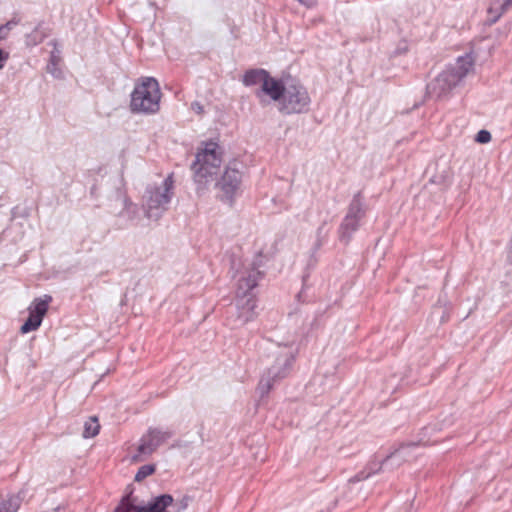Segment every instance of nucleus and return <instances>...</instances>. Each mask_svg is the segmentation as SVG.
<instances>
[{
	"instance_id": "obj_16",
	"label": "nucleus",
	"mask_w": 512,
	"mask_h": 512,
	"mask_svg": "<svg viewBox=\"0 0 512 512\" xmlns=\"http://www.w3.org/2000/svg\"><path fill=\"white\" fill-rule=\"evenodd\" d=\"M51 301L52 297L50 295H44L43 297L36 298L33 301L32 306L29 308L30 313H33L43 320Z\"/></svg>"
},
{
	"instance_id": "obj_13",
	"label": "nucleus",
	"mask_w": 512,
	"mask_h": 512,
	"mask_svg": "<svg viewBox=\"0 0 512 512\" xmlns=\"http://www.w3.org/2000/svg\"><path fill=\"white\" fill-rule=\"evenodd\" d=\"M419 445V443L417 442H410V443H407V444H402L400 445L399 448H397L394 452H392L391 454L387 455L380 463L379 467L376 469L374 467H370V471L368 473H365L364 471L357 474L355 476V479L356 481H362L366 478H368L371 474L377 472L378 470L381 469L382 465H384L385 463H387L389 460L391 459H395V458H398V459H404L406 456H408V452L411 450V449H414L416 448L417 446Z\"/></svg>"
},
{
	"instance_id": "obj_2",
	"label": "nucleus",
	"mask_w": 512,
	"mask_h": 512,
	"mask_svg": "<svg viewBox=\"0 0 512 512\" xmlns=\"http://www.w3.org/2000/svg\"><path fill=\"white\" fill-rule=\"evenodd\" d=\"M473 67L474 59L470 54L458 57L454 65L449 66L428 84V94L435 98L445 96L467 76Z\"/></svg>"
},
{
	"instance_id": "obj_8",
	"label": "nucleus",
	"mask_w": 512,
	"mask_h": 512,
	"mask_svg": "<svg viewBox=\"0 0 512 512\" xmlns=\"http://www.w3.org/2000/svg\"><path fill=\"white\" fill-rule=\"evenodd\" d=\"M257 301L254 294L236 293L235 307L229 312L228 321L232 328H239L257 317Z\"/></svg>"
},
{
	"instance_id": "obj_12",
	"label": "nucleus",
	"mask_w": 512,
	"mask_h": 512,
	"mask_svg": "<svg viewBox=\"0 0 512 512\" xmlns=\"http://www.w3.org/2000/svg\"><path fill=\"white\" fill-rule=\"evenodd\" d=\"M286 90L287 86H284L280 80L269 75L265 82H263V86L256 92V95L261 101H263V96H268L273 101L281 102Z\"/></svg>"
},
{
	"instance_id": "obj_30",
	"label": "nucleus",
	"mask_w": 512,
	"mask_h": 512,
	"mask_svg": "<svg viewBox=\"0 0 512 512\" xmlns=\"http://www.w3.org/2000/svg\"><path fill=\"white\" fill-rule=\"evenodd\" d=\"M9 35V31L3 25H0V41L5 40Z\"/></svg>"
},
{
	"instance_id": "obj_6",
	"label": "nucleus",
	"mask_w": 512,
	"mask_h": 512,
	"mask_svg": "<svg viewBox=\"0 0 512 512\" xmlns=\"http://www.w3.org/2000/svg\"><path fill=\"white\" fill-rule=\"evenodd\" d=\"M174 502L172 495L162 494L152 499L147 505H139L132 492L125 495L114 512H167Z\"/></svg>"
},
{
	"instance_id": "obj_10",
	"label": "nucleus",
	"mask_w": 512,
	"mask_h": 512,
	"mask_svg": "<svg viewBox=\"0 0 512 512\" xmlns=\"http://www.w3.org/2000/svg\"><path fill=\"white\" fill-rule=\"evenodd\" d=\"M237 166L238 163L235 161L230 163L226 167L220 180L216 183V187L222 193L220 195L221 200L230 204L233 202L234 197L238 194L242 182V173Z\"/></svg>"
},
{
	"instance_id": "obj_19",
	"label": "nucleus",
	"mask_w": 512,
	"mask_h": 512,
	"mask_svg": "<svg viewBox=\"0 0 512 512\" xmlns=\"http://www.w3.org/2000/svg\"><path fill=\"white\" fill-rule=\"evenodd\" d=\"M47 37V33L42 28V24H38L35 29L26 35V44L28 46H36Z\"/></svg>"
},
{
	"instance_id": "obj_9",
	"label": "nucleus",
	"mask_w": 512,
	"mask_h": 512,
	"mask_svg": "<svg viewBox=\"0 0 512 512\" xmlns=\"http://www.w3.org/2000/svg\"><path fill=\"white\" fill-rule=\"evenodd\" d=\"M310 103L306 88L300 84H291L287 86L279 110L284 114L304 113L309 110Z\"/></svg>"
},
{
	"instance_id": "obj_18",
	"label": "nucleus",
	"mask_w": 512,
	"mask_h": 512,
	"mask_svg": "<svg viewBox=\"0 0 512 512\" xmlns=\"http://www.w3.org/2000/svg\"><path fill=\"white\" fill-rule=\"evenodd\" d=\"M346 215L355 217L358 220H361L364 217L365 210L360 192L354 195L352 201L349 204L348 212Z\"/></svg>"
},
{
	"instance_id": "obj_24",
	"label": "nucleus",
	"mask_w": 512,
	"mask_h": 512,
	"mask_svg": "<svg viewBox=\"0 0 512 512\" xmlns=\"http://www.w3.org/2000/svg\"><path fill=\"white\" fill-rule=\"evenodd\" d=\"M493 5L496 9H498L497 6H499L500 14H502L510 8L512 0H493Z\"/></svg>"
},
{
	"instance_id": "obj_27",
	"label": "nucleus",
	"mask_w": 512,
	"mask_h": 512,
	"mask_svg": "<svg viewBox=\"0 0 512 512\" xmlns=\"http://www.w3.org/2000/svg\"><path fill=\"white\" fill-rule=\"evenodd\" d=\"M9 59V53L0 48V70L4 67L6 61Z\"/></svg>"
},
{
	"instance_id": "obj_5",
	"label": "nucleus",
	"mask_w": 512,
	"mask_h": 512,
	"mask_svg": "<svg viewBox=\"0 0 512 512\" xmlns=\"http://www.w3.org/2000/svg\"><path fill=\"white\" fill-rule=\"evenodd\" d=\"M222 163V151L215 142H208L204 149L196 154L191 169L194 172V180L199 185H205L217 174Z\"/></svg>"
},
{
	"instance_id": "obj_31",
	"label": "nucleus",
	"mask_w": 512,
	"mask_h": 512,
	"mask_svg": "<svg viewBox=\"0 0 512 512\" xmlns=\"http://www.w3.org/2000/svg\"><path fill=\"white\" fill-rule=\"evenodd\" d=\"M18 24V20H10L8 21L6 24H4L3 26L6 28V30H8L10 32V30L16 26Z\"/></svg>"
},
{
	"instance_id": "obj_23",
	"label": "nucleus",
	"mask_w": 512,
	"mask_h": 512,
	"mask_svg": "<svg viewBox=\"0 0 512 512\" xmlns=\"http://www.w3.org/2000/svg\"><path fill=\"white\" fill-rule=\"evenodd\" d=\"M325 241V234L323 233V226L319 227L316 232V241L313 245V251H318Z\"/></svg>"
},
{
	"instance_id": "obj_29",
	"label": "nucleus",
	"mask_w": 512,
	"mask_h": 512,
	"mask_svg": "<svg viewBox=\"0 0 512 512\" xmlns=\"http://www.w3.org/2000/svg\"><path fill=\"white\" fill-rule=\"evenodd\" d=\"M189 501L190 498L188 496L183 497L182 500L180 501L179 511L185 510L188 507Z\"/></svg>"
},
{
	"instance_id": "obj_25",
	"label": "nucleus",
	"mask_w": 512,
	"mask_h": 512,
	"mask_svg": "<svg viewBox=\"0 0 512 512\" xmlns=\"http://www.w3.org/2000/svg\"><path fill=\"white\" fill-rule=\"evenodd\" d=\"M476 141L486 144L491 141V133L487 130H480L476 135Z\"/></svg>"
},
{
	"instance_id": "obj_28",
	"label": "nucleus",
	"mask_w": 512,
	"mask_h": 512,
	"mask_svg": "<svg viewBox=\"0 0 512 512\" xmlns=\"http://www.w3.org/2000/svg\"><path fill=\"white\" fill-rule=\"evenodd\" d=\"M191 108L193 111H195L198 114H201L203 112V107L199 102H193L191 104Z\"/></svg>"
},
{
	"instance_id": "obj_21",
	"label": "nucleus",
	"mask_w": 512,
	"mask_h": 512,
	"mask_svg": "<svg viewBox=\"0 0 512 512\" xmlns=\"http://www.w3.org/2000/svg\"><path fill=\"white\" fill-rule=\"evenodd\" d=\"M41 323H42L41 318L37 317L33 313H30L28 319L21 326L20 331H21V333L26 334L28 332L37 330L38 327L41 325Z\"/></svg>"
},
{
	"instance_id": "obj_26",
	"label": "nucleus",
	"mask_w": 512,
	"mask_h": 512,
	"mask_svg": "<svg viewBox=\"0 0 512 512\" xmlns=\"http://www.w3.org/2000/svg\"><path fill=\"white\" fill-rule=\"evenodd\" d=\"M136 205L134 203H132V201L128 198H124V209L122 211V213L124 212H127V213H136Z\"/></svg>"
},
{
	"instance_id": "obj_33",
	"label": "nucleus",
	"mask_w": 512,
	"mask_h": 512,
	"mask_svg": "<svg viewBox=\"0 0 512 512\" xmlns=\"http://www.w3.org/2000/svg\"><path fill=\"white\" fill-rule=\"evenodd\" d=\"M508 258H509V259H510V261L512 262V241H511V245H510V249H509Z\"/></svg>"
},
{
	"instance_id": "obj_7",
	"label": "nucleus",
	"mask_w": 512,
	"mask_h": 512,
	"mask_svg": "<svg viewBox=\"0 0 512 512\" xmlns=\"http://www.w3.org/2000/svg\"><path fill=\"white\" fill-rule=\"evenodd\" d=\"M173 436L170 430H162L156 427H150L140 438L137 447V453L132 456L133 462H142L152 455L162 444Z\"/></svg>"
},
{
	"instance_id": "obj_20",
	"label": "nucleus",
	"mask_w": 512,
	"mask_h": 512,
	"mask_svg": "<svg viewBox=\"0 0 512 512\" xmlns=\"http://www.w3.org/2000/svg\"><path fill=\"white\" fill-rule=\"evenodd\" d=\"M100 430V424L98 421V418L96 416H91L85 423H84V430L82 436L84 438H92L98 435Z\"/></svg>"
},
{
	"instance_id": "obj_32",
	"label": "nucleus",
	"mask_w": 512,
	"mask_h": 512,
	"mask_svg": "<svg viewBox=\"0 0 512 512\" xmlns=\"http://www.w3.org/2000/svg\"><path fill=\"white\" fill-rule=\"evenodd\" d=\"M56 60H57V56L55 55L54 52H52V54H51V62H52L53 65L56 64Z\"/></svg>"
},
{
	"instance_id": "obj_1",
	"label": "nucleus",
	"mask_w": 512,
	"mask_h": 512,
	"mask_svg": "<svg viewBox=\"0 0 512 512\" xmlns=\"http://www.w3.org/2000/svg\"><path fill=\"white\" fill-rule=\"evenodd\" d=\"M298 353L294 341L287 343H272L267 348L265 362L268 365L261 377L257 390L261 398L268 395L274 384L288 376Z\"/></svg>"
},
{
	"instance_id": "obj_4",
	"label": "nucleus",
	"mask_w": 512,
	"mask_h": 512,
	"mask_svg": "<svg viewBox=\"0 0 512 512\" xmlns=\"http://www.w3.org/2000/svg\"><path fill=\"white\" fill-rule=\"evenodd\" d=\"M161 96L158 81L153 77H145L135 85L131 93V111L154 114L159 111Z\"/></svg>"
},
{
	"instance_id": "obj_14",
	"label": "nucleus",
	"mask_w": 512,
	"mask_h": 512,
	"mask_svg": "<svg viewBox=\"0 0 512 512\" xmlns=\"http://www.w3.org/2000/svg\"><path fill=\"white\" fill-rule=\"evenodd\" d=\"M360 220L355 217L346 215L339 227V239L344 243H348L351 235L359 228Z\"/></svg>"
},
{
	"instance_id": "obj_3",
	"label": "nucleus",
	"mask_w": 512,
	"mask_h": 512,
	"mask_svg": "<svg viewBox=\"0 0 512 512\" xmlns=\"http://www.w3.org/2000/svg\"><path fill=\"white\" fill-rule=\"evenodd\" d=\"M173 190V174H169L160 184L153 183L146 187L143 195V207L147 218L158 220L168 210L174 195Z\"/></svg>"
},
{
	"instance_id": "obj_17",
	"label": "nucleus",
	"mask_w": 512,
	"mask_h": 512,
	"mask_svg": "<svg viewBox=\"0 0 512 512\" xmlns=\"http://www.w3.org/2000/svg\"><path fill=\"white\" fill-rule=\"evenodd\" d=\"M21 505V499L14 494L0 497V512H17Z\"/></svg>"
},
{
	"instance_id": "obj_15",
	"label": "nucleus",
	"mask_w": 512,
	"mask_h": 512,
	"mask_svg": "<svg viewBox=\"0 0 512 512\" xmlns=\"http://www.w3.org/2000/svg\"><path fill=\"white\" fill-rule=\"evenodd\" d=\"M269 73L264 69H251L246 71L243 76V84L246 86H252L260 84L263 86V82L267 79Z\"/></svg>"
},
{
	"instance_id": "obj_11",
	"label": "nucleus",
	"mask_w": 512,
	"mask_h": 512,
	"mask_svg": "<svg viewBox=\"0 0 512 512\" xmlns=\"http://www.w3.org/2000/svg\"><path fill=\"white\" fill-rule=\"evenodd\" d=\"M263 265V256L257 255L255 259L245 265L238 272L236 293L253 294V289L258 285L259 280L263 277L260 267Z\"/></svg>"
},
{
	"instance_id": "obj_22",
	"label": "nucleus",
	"mask_w": 512,
	"mask_h": 512,
	"mask_svg": "<svg viewBox=\"0 0 512 512\" xmlns=\"http://www.w3.org/2000/svg\"><path fill=\"white\" fill-rule=\"evenodd\" d=\"M155 465L154 464H146L141 466L136 475H135V481L140 482L147 478L148 476L152 475L155 472Z\"/></svg>"
}]
</instances>
